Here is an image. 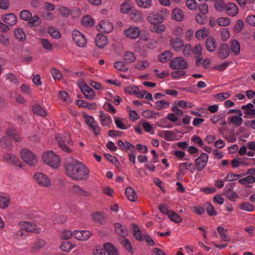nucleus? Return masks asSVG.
Masks as SVG:
<instances>
[{"mask_svg":"<svg viewBox=\"0 0 255 255\" xmlns=\"http://www.w3.org/2000/svg\"><path fill=\"white\" fill-rule=\"evenodd\" d=\"M66 175L75 180H86L89 178L90 171L82 162L77 160L66 162L64 164Z\"/></svg>","mask_w":255,"mask_h":255,"instance_id":"f257e3e1","label":"nucleus"},{"mask_svg":"<svg viewBox=\"0 0 255 255\" xmlns=\"http://www.w3.org/2000/svg\"><path fill=\"white\" fill-rule=\"evenodd\" d=\"M42 159L44 163L54 168H57L60 165V157L52 151L43 153Z\"/></svg>","mask_w":255,"mask_h":255,"instance_id":"f03ea898","label":"nucleus"},{"mask_svg":"<svg viewBox=\"0 0 255 255\" xmlns=\"http://www.w3.org/2000/svg\"><path fill=\"white\" fill-rule=\"evenodd\" d=\"M20 17L25 21H29V24L30 26L34 27L39 26L41 20L37 15L32 16V13L28 10H23L19 13Z\"/></svg>","mask_w":255,"mask_h":255,"instance_id":"7ed1b4c3","label":"nucleus"},{"mask_svg":"<svg viewBox=\"0 0 255 255\" xmlns=\"http://www.w3.org/2000/svg\"><path fill=\"white\" fill-rule=\"evenodd\" d=\"M21 157L22 160L30 166H35L37 163V159L35 155L27 149H23L21 151Z\"/></svg>","mask_w":255,"mask_h":255,"instance_id":"20e7f679","label":"nucleus"},{"mask_svg":"<svg viewBox=\"0 0 255 255\" xmlns=\"http://www.w3.org/2000/svg\"><path fill=\"white\" fill-rule=\"evenodd\" d=\"M24 230L27 232H34L35 233L40 232V228H38L36 225L29 222H23L21 224V229L17 232V235L22 236Z\"/></svg>","mask_w":255,"mask_h":255,"instance_id":"39448f33","label":"nucleus"},{"mask_svg":"<svg viewBox=\"0 0 255 255\" xmlns=\"http://www.w3.org/2000/svg\"><path fill=\"white\" fill-rule=\"evenodd\" d=\"M188 63L183 58L178 57L172 59L170 63L169 66L173 69H186L188 67Z\"/></svg>","mask_w":255,"mask_h":255,"instance_id":"423d86ee","label":"nucleus"},{"mask_svg":"<svg viewBox=\"0 0 255 255\" xmlns=\"http://www.w3.org/2000/svg\"><path fill=\"white\" fill-rule=\"evenodd\" d=\"M73 40L75 44L79 47H84L87 44V39L84 35L77 30H74L72 32Z\"/></svg>","mask_w":255,"mask_h":255,"instance_id":"0eeeda50","label":"nucleus"},{"mask_svg":"<svg viewBox=\"0 0 255 255\" xmlns=\"http://www.w3.org/2000/svg\"><path fill=\"white\" fill-rule=\"evenodd\" d=\"M208 159V155L205 153H202L200 156L195 160V166L198 171H202L206 166Z\"/></svg>","mask_w":255,"mask_h":255,"instance_id":"6e6552de","label":"nucleus"},{"mask_svg":"<svg viewBox=\"0 0 255 255\" xmlns=\"http://www.w3.org/2000/svg\"><path fill=\"white\" fill-rule=\"evenodd\" d=\"M34 177L37 183L41 186L49 187L51 186V181L47 176L42 173L39 172L35 173Z\"/></svg>","mask_w":255,"mask_h":255,"instance_id":"1a4fd4ad","label":"nucleus"},{"mask_svg":"<svg viewBox=\"0 0 255 255\" xmlns=\"http://www.w3.org/2000/svg\"><path fill=\"white\" fill-rule=\"evenodd\" d=\"M235 184V183L228 184L226 186L224 191V194L227 198L233 201H235L239 197L237 193L233 190Z\"/></svg>","mask_w":255,"mask_h":255,"instance_id":"9d476101","label":"nucleus"},{"mask_svg":"<svg viewBox=\"0 0 255 255\" xmlns=\"http://www.w3.org/2000/svg\"><path fill=\"white\" fill-rule=\"evenodd\" d=\"M82 93L84 94L85 97L89 100H92L95 97V93L94 90L88 86L84 82H83V85L79 86Z\"/></svg>","mask_w":255,"mask_h":255,"instance_id":"9b49d317","label":"nucleus"},{"mask_svg":"<svg viewBox=\"0 0 255 255\" xmlns=\"http://www.w3.org/2000/svg\"><path fill=\"white\" fill-rule=\"evenodd\" d=\"M148 21L152 24L162 23L164 21L163 16L156 12L149 13L147 17Z\"/></svg>","mask_w":255,"mask_h":255,"instance_id":"f8f14e48","label":"nucleus"},{"mask_svg":"<svg viewBox=\"0 0 255 255\" xmlns=\"http://www.w3.org/2000/svg\"><path fill=\"white\" fill-rule=\"evenodd\" d=\"M230 54V49L227 44L223 43L220 45L218 56L221 59H224L228 57Z\"/></svg>","mask_w":255,"mask_h":255,"instance_id":"ddd939ff","label":"nucleus"},{"mask_svg":"<svg viewBox=\"0 0 255 255\" xmlns=\"http://www.w3.org/2000/svg\"><path fill=\"white\" fill-rule=\"evenodd\" d=\"M125 35L130 39H135L140 34V30L138 27H130L124 30Z\"/></svg>","mask_w":255,"mask_h":255,"instance_id":"4468645a","label":"nucleus"},{"mask_svg":"<svg viewBox=\"0 0 255 255\" xmlns=\"http://www.w3.org/2000/svg\"><path fill=\"white\" fill-rule=\"evenodd\" d=\"M1 20L10 26L15 25L17 22V17L13 13L4 14L1 16Z\"/></svg>","mask_w":255,"mask_h":255,"instance_id":"2eb2a0df","label":"nucleus"},{"mask_svg":"<svg viewBox=\"0 0 255 255\" xmlns=\"http://www.w3.org/2000/svg\"><path fill=\"white\" fill-rule=\"evenodd\" d=\"M97 28L101 32L110 33L113 30V25L109 22L102 21L101 23L97 26Z\"/></svg>","mask_w":255,"mask_h":255,"instance_id":"dca6fc26","label":"nucleus"},{"mask_svg":"<svg viewBox=\"0 0 255 255\" xmlns=\"http://www.w3.org/2000/svg\"><path fill=\"white\" fill-rule=\"evenodd\" d=\"M170 44L176 51H180L184 44L183 41L179 37L170 38Z\"/></svg>","mask_w":255,"mask_h":255,"instance_id":"f3484780","label":"nucleus"},{"mask_svg":"<svg viewBox=\"0 0 255 255\" xmlns=\"http://www.w3.org/2000/svg\"><path fill=\"white\" fill-rule=\"evenodd\" d=\"M95 42L99 48H103L108 43V38L106 35L99 33L96 37Z\"/></svg>","mask_w":255,"mask_h":255,"instance_id":"a211bd4d","label":"nucleus"},{"mask_svg":"<svg viewBox=\"0 0 255 255\" xmlns=\"http://www.w3.org/2000/svg\"><path fill=\"white\" fill-rule=\"evenodd\" d=\"M205 46L207 50L210 52H213L215 51L217 44L213 36H210L207 38L205 42Z\"/></svg>","mask_w":255,"mask_h":255,"instance_id":"6ab92c4d","label":"nucleus"},{"mask_svg":"<svg viewBox=\"0 0 255 255\" xmlns=\"http://www.w3.org/2000/svg\"><path fill=\"white\" fill-rule=\"evenodd\" d=\"M91 233L88 231H75L73 232V236L75 239L80 241H85L89 239Z\"/></svg>","mask_w":255,"mask_h":255,"instance_id":"aec40b11","label":"nucleus"},{"mask_svg":"<svg viewBox=\"0 0 255 255\" xmlns=\"http://www.w3.org/2000/svg\"><path fill=\"white\" fill-rule=\"evenodd\" d=\"M115 233L119 236L124 238L128 235V229L121 223H116L114 225Z\"/></svg>","mask_w":255,"mask_h":255,"instance_id":"412c9836","label":"nucleus"},{"mask_svg":"<svg viewBox=\"0 0 255 255\" xmlns=\"http://www.w3.org/2000/svg\"><path fill=\"white\" fill-rule=\"evenodd\" d=\"M4 160L8 162L12 163L19 167H22V163L14 155L9 153H5L3 155Z\"/></svg>","mask_w":255,"mask_h":255,"instance_id":"4be33fe9","label":"nucleus"},{"mask_svg":"<svg viewBox=\"0 0 255 255\" xmlns=\"http://www.w3.org/2000/svg\"><path fill=\"white\" fill-rule=\"evenodd\" d=\"M92 217L93 221L101 225H103L105 223L107 216L105 213H101L100 212H97L92 214Z\"/></svg>","mask_w":255,"mask_h":255,"instance_id":"5701e85b","label":"nucleus"},{"mask_svg":"<svg viewBox=\"0 0 255 255\" xmlns=\"http://www.w3.org/2000/svg\"><path fill=\"white\" fill-rule=\"evenodd\" d=\"M85 122L89 127L92 128L93 132L96 135H97L100 133V128L97 125L96 122L95 121L93 117L90 118L89 119L86 120Z\"/></svg>","mask_w":255,"mask_h":255,"instance_id":"b1692460","label":"nucleus"},{"mask_svg":"<svg viewBox=\"0 0 255 255\" xmlns=\"http://www.w3.org/2000/svg\"><path fill=\"white\" fill-rule=\"evenodd\" d=\"M225 9L230 16H234L238 13V7L234 3H227L225 6Z\"/></svg>","mask_w":255,"mask_h":255,"instance_id":"393cba45","label":"nucleus"},{"mask_svg":"<svg viewBox=\"0 0 255 255\" xmlns=\"http://www.w3.org/2000/svg\"><path fill=\"white\" fill-rule=\"evenodd\" d=\"M56 139L59 147L62 150L67 153H70L72 152V149L65 144V140L60 135H58L56 136Z\"/></svg>","mask_w":255,"mask_h":255,"instance_id":"a878e982","label":"nucleus"},{"mask_svg":"<svg viewBox=\"0 0 255 255\" xmlns=\"http://www.w3.org/2000/svg\"><path fill=\"white\" fill-rule=\"evenodd\" d=\"M172 17L177 21H181L184 18V14L180 8H175L172 11Z\"/></svg>","mask_w":255,"mask_h":255,"instance_id":"bb28decb","label":"nucleus"},{"mask_svg":"<svg viewBox=\"0 0 255 255\" xmlns=\"http://www.w3.org/2000/svg\"><path fill=\"white\" fill-rule=\"evenodd\" d=\"M126 194L128 199L131 202H135L137 199L135 191L130 186L126 188Z\"/></svg>","mask_w":255,"mask_h":255,"instance_id":"cd10ccee","label":"nucleus"},{"mask_svg":"<svg viewBox=\"0 0 255 255\" xmlns=\"http://www.w3.org/2000/svg\"><path fill=\"white\" fill-rule=\"evenodd\" d=\"M130 17L131 20L134 22H141L143 19L141 13L135 9L131 11Z\"/></svg>","mask_w":255,"mask_h":255,"instance_id":"c85d7f7f","label":"nucleus"},{"mask_svg":"<svg viewBox=\"0 0 255 255\" xmlns=\"http://www.w3.org/2000/svg\"><path fill=\"white\" fill-rule=\"evenodd\" d=\"M46 242L45 241L41 239H37L31 246V251L33 252L39 251L40 249L46 246Z\"/></svg>","mask_w":255,"mask_h":255,"instance_id":"c756f323","label":"nucleus"},{"mask_svg":"<svg viewBox=\"0 0 255 255\" xmlns=\"http://www.w3.org/2000/svg\"><path fill=\"white\" fill-rule=\"evenodd\" d=\"M131 226L133 227V235L134 237L138 241H142L145 235L141 234V231L138 229V227L137 224L133 223L131 224Z\"/></svg>","mask_w":255,"mask_h":255,"instance_id":"7c9ffc66","label":"nucleus"},{"mask_svg":"<svg viewBox=\"0 0 255 255\" xmlns=\"http://www.w3.org/2000/svg\"><path fill=\"white\" fill-rule=\"evenodd\" d=\"M104 247L108 255H119L117 250L112 244L110 243H105Z\"/></svg>","mask_w":255,"mask_h":255,"instance_id":"2f4dec72","label":"nucleus"},{"mask_svg":"<svg viewBox=\"0 0 255 255\" xmlns=\"http://www.w3.org/2000/svg\"><path fill=\"white\" fill-rule=\"evenodd\" d=\"M32 111L35 114L42 117H45L47 115V112L39 105H33Z\"/></svg>","mask_w":255,"mask_h":255,"instance_id":"473e14b6","label":"nucleus"},{"mask_svg":"<svg viewBox=\"0 0 255 255\" xmlns=\"http://www.w3.org/2000/svg\"><path fill=\"white\" fill-rule=\"evenodd\" d=\"M172 57V53L170 50L164 51L158 56V59L159 61L165 63L169 61Z\"/></svg>","mask_w":255,"mask_h":255,"instance_id":"72a5a7b5","label":"nucleus"},{"mask_svg":"<svg viewBox=\"0 0 255 255\" xmlns=\"http://www.w3.org/2000/svg\"><path fill=\"white\" fill-rule=\"evenodd\" d=\"M72 188L73 193L78 196H84L85 197L89 196V193L87 191L81 188L78 185H73Z\"/></svg>","mask_w":255,"mask_h":255,"instance_id":"f704fd0d","label":"nucleus"},{"mask_svg":"<svg viewBox=\"0 0 255 255\" xmlns=\"http://www.w3.org/2000/svg\"><path fill=\"white\" fill-rule=\"evenodd\" d=\"M14 34L15 38L20 41H24L26 39V35L22 28L15 29L14 31Z\"/></svg>","mask_w":255,"mask_h":255,"instance_id":"c9c22d12","label":"nucleus"},{"mask_svg":"<svg viewBox=\"0 0 255 255\" xmlns=\"http://www.w3.org/2000/svg\"><path fill=\"white\" fill-rule=\"evenodd\" d=\"M120 242L121 244L123 245L124 248L128 251L130 254H132L133 253V250L132 247V246L129 241V240L126 238H124L123 239H121Z\"/></svg>","mask_w":255,"mask_h":255,"instance_id":"e433bc0d","label":"nucleus"},{"mask_svg":"<svg viewBox=\"0 0 255 255\" xmlns=\"http://www.w3.org/2000/svg\"><path fill=\"white\" fill-rule=\"evenodd\" d=\"M231 50L235 55H238L240 54V44L238 41L234 40L232 41Z\"/></svg>","mask_w":255,"mask_h":255,"instance_id":"4c0bfd02","label":"nucleus"},{"mask_svg":"<svg viewBox=\"0 0 255 255\" xmlns=\"http://www.w3.org/2000/svg\"><path fill=\"white\" fill-rule=\"evenodd\" d=\"M100 121L102 125L103 126H108L112 122L111 117L107 114H104L103 112H100Z\"/></svg>","mask_w":255,"mask_h":255,"instance_id":"58836bf2","label":"nucleus"},{"mask_svg":"<svg viewBox=\"0 0 255 255\" xmlns=\"http://www.w3.org/2000/svg\"><path fill=\"white\" fill-rule=\"evenodd\" d=\"M157 115H159V113L154 111L146 110L142 112V116L148 119L156 118Z\"/></svg>","mask_w":255,"mask_h":255,"instance_id":"ea45409f","label":"nucleus"},{"mask_svg":"<svg viewBox=\"0 0 255 255\" xmlns=\"http://www.w3.org/2000/svg\"><path fill=\"white\" fill-rule=\"evenodd\" d=\"M136 60L134 54L130 51H126L124 55V61L126 63H130Z\"/></svg>","mask_w":255,"mask_h":255,"instance_id":"a19ab883","label":"nucleus"},{"mask_svg":"<svg viewBox=\"0 0 255 255\" xmlns=\"http://www.w3.org/2000/svg\"><path fill=\"white\" fill-rule=\"evenodd\" d=\"M209 35V31L205 28L198 30L195 33L196 37L199 40L203 39L204 37H207Z\"/></svg>","mask_w":255,"mask_h":255,"instance_id":"79ce46f5","label":"nucleus"},{"mask_svg":"<svg viewBox=\"0 0 255 255\" xmlns=\"http://www.w3.org/2000/svg\"><path fill=\"white\" fill-rule=\"evenodd\" d=\"M73 247L72 243L67 241H63L60 246L61 250L65 252H69Z\"/></svg>","mask_w":255,"mask_h":255,"instance_id":"37998d69","label":"nucleus"},{"mask_svg":"<svg viewBox=\"0 0 255 255\" xmlns=\"http://www.w3.org/2000/svg\"><path fill=\"white\" fill-rule=\"evenodd\" d=\"M82 23L83 25L91 27L94 25V19L89 15H85L82 19Z\"/></svg>","mask_w":255,"mask_h":255,"instance_id":"c03bdc74","label":"nucleus"},{"mask_svg":"<svg viewBox=\"0 0 255 255\" xmlns=\"http://www.w3.org/2000/svg\"><path fill=\"white\" fill-rule=\"evenodd\" d=\"M168 215V218L173 222L176 223H181L182 221V218L179 216L175 211H171Z\"/></svg>","mask_w":255,"mask_h":255,"instance_id":"a18cd8bd","label":"nucleus"},{"mask_svg":"<svg viewBox=\"0 0 255 255\" xmlns=\"http://www.w3.org/2000/svg\"><path fill=\"white\" fill-rule=\"evenodd\" d=\"M239 182L242 185H245L246 183L252 184L255 182V177L253 175H249L245 178L240 179Z\"/></svg>","mask_w":255,"mask_h":255,"instance_id":"49530a36","label":"nucleus"},{"mask_svg":"<svg viewBox=\"0 0 255 255\" xmlns=\"http://www.w3.org/2000/svg\"><path fill=\"white\" fill-rule=\"evenodd\" d=\"M0 144L2 148H7L11 146V141L9 137L4 136L1 138Z\"/></svg>","mask_w":255,"mask_h":255,"instance_id":"de8ad7c7","label":"nucleus"},{"mask_svg":"<svg viewBox=\"0 0 255 255\" xmlns=\"http://www.w3.org/2000/svg\"><path fill=\"white\" fill-rule=\"evenodd\" d=\"M115 69L121 71H127L128 69L126 65V62L124 63L122 61H117L114 64Z\"/></svg>","mask_w":255,"mask_h":255,"instance_id":"09e8293b","label":"nucleus"},{"mask_svg":"<svg viewBox=\"0 0 255 255\" xmlns=\"http://www.w3.org/2000/svg\"><path fill=\"white\" fill-rule=\"evenodd\" d=\"M206 210L208 214L210 216H216L217 214V212L215 209L214 206L210 203H207L205 205Z\"/></svg>","mask_w":255,"mask_h":255,"instance_id":"8fccbe9b","label":"nucleus"},{"mask_svg":"<svg viewBox=\"0 0 255 255\" xmlns=\"http://www.w3.org/2000/svg\"><path fill=\"white\" fill-rule=\"evenodd\" d=\"M152 31L157 33H160L165 30V26L161 23L153 24Z\"/></svg>","mask_w":255,"mask_h":255,"instance_id":"3c124183","label":"nucleus"},{"mask_svg":"<svg viewBox=\"0 0 255 255\" xmlns=\"http://www.w3.org/2000/svg\"><path fill=\"white\" fill-rule=\"evenodd\" d=\"M169 103L168 102H166L165 100H162L160 101H157L155 103V108L158 110H161L163 109L166 108L167 107L169 106Z\"/></svg>","mask_w":255,"mask_h":255,"instance_id":"603ef678","label":"nucleus"},{"mask_svg":"<svg viewBox=\"0 0 255 255\" xmlns=\"http://www.w3.org/2000/svg\"><path fill=\"white\" fill-rule=\"evenodd\" d=\"M239 208L248 212H252L254 210V206L249 202L242 203L240 205Z\"/></svg>","mask_w":255,"mask_h":255,"instance_id":"864d4df0","label":"nucleus"},{"mask_svg":"<svg viewBox=\"0 0 255 255\" xmlns=\"http://www.w3.org/2000/svg\"><path fill=\"white\" fill-rule=\"evenodd\" d=\"M217 23L221 26H226L229 25L231 20L228 17H220L217 19Z\"/></svg>","mask_w":255,"mask_h":255,"instance_id":"5fc2aeb1","label":"nucleus"},{"mask_svg":"<svg viewBox=\"0 0 255 255\" xmlns=\"http://www.w3.org/2000/svg\"><path fill=\"white\" fill-rule=\"evenodd\" d=\"M162 133H163V137L166 140L172 141L174 139L175 134L173 131H162Z\"/></svg>","mask_w":255,"mask_h":255,"instance_id":"6e6d98bb","label":"nucleus"},{"mask_svg":"<svg viewBox=\"0 0 255 255\" xmlns=\"http://www.w3.org/2000/svg\"><path fill=\"white\" fill-rule=\"evenodd\" d=\"M51 73L54 80H60L62 77V74L60 70L56 68H52Z\"/></svg>","mask_w":255,"mask_h":255,"instance_id":"4d7b16f0","label":"nucleus"},{"mask_svg":"<svg viewBox=\"0 0 255 255\" xmlns=\"http://www.w3.org/2000/svg\"><path fill=\"white\" fill-rule=\"evenodd\" d=\"M104 156L111 163H114L116 167H118L120 165V162L118 161L117 158L115 156L108 153H105L104 154Z\"/></svg>","mask_w":255,"mask_h":255,"instance_id":"13d9d810","label":"nucleus"},{"mask_svg":"<svg viewBox=\"0 0 255 255\" xmlns=\"http://www.w3.org/2000/svg\"><path fill=\"white\" fill-rule=\"evenodd\" d=\"M136 1L139 6L148 8L151 5V0H136Z\"/></svg>","mask_w":255,"mask_h":255,"instance_id":"bf43d9fd","label":"nucleus"},{"mask_svg":"<svg viewBox=\"0 0 255 255\" xmlns=\"http://www.w3.org/2000/svg\"><path fill=\"white\" fill-rule=\"evenodd\" d=\"M48 33L55 39H59L61 37V34L59 31L56 30L53 27H49L48 28Z\"/></svg>","mask_w":255,"mask_h":255,"instance_id":"052dcab7","label":"nucleus"},{"mask_svg":"<svg viewBox=\"0 0 255 255\" xmlns=\"http://www.w3.org/2000/svg\"><path fill=\"white\" fill-rule=\"evenodd\" d=\"M59 11L63 16H67L69 15H72L73 13V12L76 11V9L70 10L67 7L63 6L59 8Z\"/></svg>","mask_w":255,"mask_h":255,"instance_id":"680f3d73","label":"nucleus"},{"mask_svg":"<svg viewBox=\"0 0 255 255\" xmlns=\"http://www.w3.org/2000/svg\"><path fill=\"white\" fill-rule=\"evenodd\" d=\"M244 27V22L241 19H238L234 27V30L237 33L240 32Z\"/></svg>","mask_w":255,"mask_h":255,"instance_id":"e2e57ef3","label":"nucleus"},{"mask_svg":"<svg viewBox=\"0 0 255 255\" xmlns=\"http://www.w3.org/2000/svg\"><path fill=\"white\" fill-rule=\"evenodd\" d=\"M230 119V122L232 124H236L237 126H240L243 123V120L242 118L238 116H233L230 118H229Z\"/></svg>","mask_w":255,"mask_h":255,"instance_id":"0e129e2a","label":"nucleus"},{"mask_svg":"<svg viewBox=\"0 0 255 255\" xmlns=\"http://www.w3.org/2000/svg\"><path fill=\"white\" fill-rule=\"evenodd\" d=\"M138 90V87L133 85L132 86L127 87L125 89V91L129 94L135 95L136 91Z\"/></svg>","mask_w":255,"mask_h":255,"instance_id":"69168bd1","label":"nucleus"},{"mask_svg":"<svg viewBox=\"0 0 255 255\" xmlns=\"http://www.w3.org/2000/svg\"><path fill=\"white\" fill-rule=\"evenodd\" d=\"M132 8L131 4L124 2L121 5V11L124 13H127Z\"/></svg>","mask_w":255,"mask_h":255,"instance_id":"338daca9","label":"nucleus"},{"mask_svg":"<svg viewBox=\"0 0 255 255\" xmlns=\"http://www.w3.org/2000/svg\"><path fill=\"white\" fill-rule=\"evenodd\" d=\"M41 44L42 45V47L46 50H52V44L46 39H44V38L41 39Z\"/></svg>","mask_w":255,"mask_h":255,"instance_id":"774afa93","label":"nucleus"}]
</instances>
